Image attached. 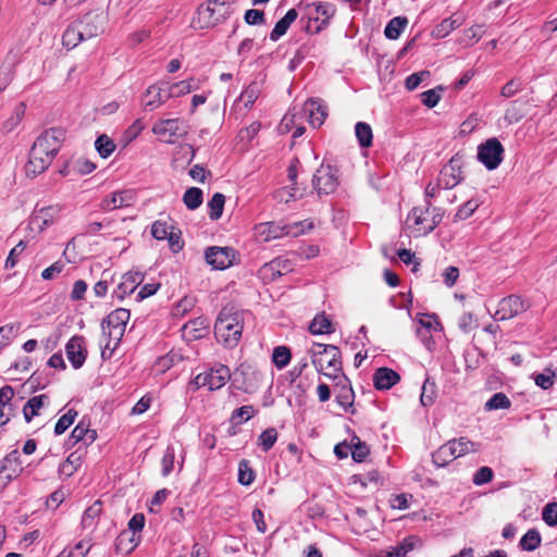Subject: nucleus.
<instances>
[{
  "label": "nucleus",
  "instance_id": "obj_46",
  "mask_svg": "<svg viewBox=\"0 0 557 557\" xmlns=\"http://www.w3.org/2000/svg\"><path fill=\"white\" fill-rule=\"evenodd\" d=\"M350 447L352 459L357 462H362L370 451L367 444L357 436L351 438Z\"/></svg>",
  "mask_w": 557,
  "mask_h": 557
},
{
  "label": "nucleus",
  "instance_id": "obj_29",
  "mask_svg": "<svg viewBox=\"0 0 557 557\" xmlns=\"http://www.w3.org/2000/svg\"><path fill=\"white\" fill-rule=\"evenodd\" d=\"M131 318V313L127 309L119 308L113 310L106 319L104 321V327L113 326L116 329H120L125 333L126 323L128 322Z\"/></svg>",
  "mask_w": 557,
  "mask_h": 557
},
{
  "label": "nucleus",
  "instance_id": "obj_51",
  "mask_svg": "<svg viewBox=\"0 0 557 557\" xmlns=\"http://www.w3.org/2000/svg\"><path fill=\"white\" fill-rule=\"evenodd\" d=\"M255 480V473L247 460H242L238 465V482L243 485H250Z\"/></svg>",
  "mask_w": 557,
  "mask_h": 557
},
{
  "label": "nucleus",
  "instance_id": "obj_58",
  "mask_svg": "<svg viewBox=\"0 0 557 557\" xmlns=\"http://www.w3.org/2000/svg\"><path fill=\"white\" fill-rule=\"evenodd\" d=\"M458 23L456 20H453V18H446L444 20L441 24H438L433 34L437 37V38H444L446 37L453 29H455L456 27H458Z\"/></svg>",
  "mask_w": 557,
  "mask_h": 557
},
{
  "label": "nucleus",
  "instance_id": "obj_28",
  "mask_svg": "<svg viewBox=\"0 0 557 557\" xmlns=\"http://www.w3.org/2000/svg\"><path fill=\"white\" fill-rule=\"evenodd\" d=\"M207 321L202 318H197L183 326V336L188 339H197L207 333Z\"/></svg>",
  "mask_w": 557,
  "mask_h": 557
},
{
  "label": "nucleus",
  "instance_id": "obj_27",
  "mask_svg": "<svg viewBox=\"0 0 557 557\" xmlns=\"http://www.w3.org/2000/svg\"><path fill=\"white\" fill-rule=\"evenodd\" d=\"M13 396L14 391L11 386L5 385L0 388V426L10 420V414L12 411L10 401Z\"/></svg>",
  "mask_w": 557,
  "mask_h": 557
},
{
  "label": "nucleus",
  "instance_id": "obj_33",
  "mask_svg": "<svg viewBox=\"0 0 557 557\" xmlns=\"http://www.w3.org/2000/svg\"><path fill=\"white\" fill-rule=\"evenodd\" d=\"M284 225V237L293 236L297 237L304 235L313 228V222L310 220H304L299 222L283 224Z\"/></svg>",
  "mask_w": 557,
  "mask_h": 557
},
{
  "label": "nucleus",
  "instance_id": "obj_21",
  "mask_svg": "<svg viewBox=\"0 0 557 557\" xmlns=\"http://www.w3.org/2000/svg\"><path fill=\"white\" fill-rule=\"evenodd\" d=\"M301 111L308 116V121L313 127H320L326 117L325 108L318 100L306 101Z\"/></svg>",
  "mask_w": 557,
  "mask_h": 557
},
{
  "label": "nucleus",
  "instance_id": "obj_11",
  "mask_svg": "<svg viewBox=\"0 0 557 557\" xmlns=\"http://www.w3.org/2000/svg\"><path fill=\"white\" fill-rule=\"evenodd\" d=\"M230 377L231 373L228 368L220 364L207 372L199 373L195 377L194 383L197 387L207 386L209 391H215L224 386Z\"/></svg>",
  "mask_w": 557,
  "mask_h": 557
},
{
  "label": "nucleus",
  "instance_id": "obj_34",
  "mask_svg": "<svg viewBox=\"0 0 557 557\" xmlns=\"http://www.w3.org/2000/svg\"><path fill=\"white\" fill-rule=\"evenodd\" d=\"M309 9H313L314 12H315V15H313V13L310 11L309 14H310V18H314L317 21H319L321 18L322 21V24H326L327 21L334 15L335 13V9L332 4L330 3H313L311 5H309Z\"/></svg>",
  "mask_w": 557,
  "mask_h": 557
},
{
  "label": "nucleus",
  "instance_id": "obj_60",
  "mask_svg": "<svg viewBox=\"0 0 557 557\" xmlns=\"http://www.w3.org/2000/svg\"><path fill=\"white\" fill-rule=\"evenodd\" d=\"M429 76H430L429 71H421V72L413 73L406 78L405 86L408 90H414Z\"/></svg>",
  "mask_w": 557,
  "mask_h": 557
},
{
  "label": "nucleus",
  "instance_id": "obj_25",
  "mask_svg": "<svg viewBox=\"0 0 557 557\" xmlns=\"http://www.w3.org/2000/svg\"><path fill=\"white\" fill-rule=\"evenodd\" d=\"M49 405V397L45 394L32 397L23 408V414L27 422L39 416L40 410Z\"/></svg>",
  "mask_w": 557,
  "mask_h": 557
},
{
  "label": "nucleus",
  "instance_id": "obj_48",
  "mask_svg": "<svg viewBox=\"0 0 557 557\" xmlns=\"http://www.w3.org/2000/svg\"><path fill=\"white\" fill-rule=\"evenodd\" d=\"M436 397V386L434 382L425 380L421 388L420 401L422 406L428 407L433 405Z\"/></svg>",
  "mask_w": 557,
  "mask_h": 557
},
{
  "label": "nucleus",
  "instance_id": "obj_64",
  "mask_svg": "<svg viewBox=\"0 0 557 557\" xmlns=\"http://www.w3.org/2000/svg\"><path fill=\"white\" fill-rule=\"evenodd\" d=\"M493 479V470L488 467H481L473 476L475 485H483L491 482Z\"/></svg>",
  "mask_w": 557,
  "mask_h": 557
},
{
  "label": "nucleus",
  "instance_id": "obj_9",
  "mask_svg": "<svg viewBox=\"0 0 557 557\" xmlns=\"http://www.w3.org/2000/svg\"><path fill=\"white\" fill-rule=\"evenodd\" d=\"M504 147L497 138H491L478 147V159L488 170H495L503 161Z\"/></svg>",
  "mask_w": 557,
  "mask_h": 557
},
{
  "label": "nucleus",
  "instance_id": "obj_6",
  "mask_svg": "<svg viewBox=\"0 0 557 557\" xmlns=\"http://www.w3.org/2000/svg\"><path fill=\"white\" fill-rule=\"evenodd\" d=\"M233 13L227 0H210L198 11L197 22L200 28H212L226 21Z\"/></svg>",
  "mask_w": 557,
  "mask_h": 557
},
{
  "label": "nucleus",
  "instance_id": "obj_7",
  "mask_svg": "<svg viewBox=\"0 0 557 557\" xmlns=\"http://www.w3.org/2000/svg\"><path fill=\"white\" fill-rule=\"evenodd\" d=\"M151 131L160 141L175 144L188 134L189 124L181 117L160 119L154 122Z\"/></svg>",
  "mask_w": 557,
  "mask_h": 557
},
{
  "label": "nucleus",
  "instance_id": "obj_32",
  "mask_svg": "<svg viewBox=\"0 0 557 557\" xmlns=\"http://www.w3.org/2000/svg\"><path fill=\"white\" fill-rule=\"evenodd\" d=\"M309 331L313 335L331 334L334 332L331 320L324 314H317L309 325Z\"/></svg>",
  "mask_w": 557,
  "mask_h": 557
},
{
  "label": "nucleus",
  "instance_id": "obj_53",
  "mask_svg": "<svg viewBox=\"0 0 557 557\" xmlns=\"http://www.w3.org/2000/svg\"><path fill=\"white\" fill-rule=\"evenodd\" d=\"M175 450L172 446H168L161 460L162 475L168 476L174 469Z\"/></svg>",
  "mask_w": 557,
  "mask_h": 557
},
{
  "label": "nucleus",
  "instance_id": "obj_44",
  "mask_svg": "<svg viewBox=\"0 0 557 557\" xmlns=\"http://www.w3.org/2000/svg\"><path fill=\"white\" fill-rule=\"evenodd\" d=\"M290 349L286 346H277L272 354V361L277 369H284L290 361Z\"/></svg>",
  "mask_w": 557,
  "mask_h": 557
},
{
  "label": "nucleus",
  "instance_id": "obj_12",
  "mask_svg": "<svg viewBox=\"0 0 557 557\" xmlns=\"http://www.w3.org/2000/svg\"><path fill=\"white\" fill-rule=\"evenodd\" d=\"M62 207L59 205H52L36 209L29 218L30 230H37L41 233L49 226L53 225L60 218Z\"/></svg>",
  "mask_w": 557,
  "mask_h": 557
},
{
  "label": "nucleus",
  "instance_id": "obj_10",
  "mask_svg": "<svg viewBox=\"0 0 557 557\" xmlns=\"http://www.w3.org/2000/svg\"><path fill=\"white\" fill-rule=\"evenodd\" d=\"M462 166V157L455 154L441 170L437 178L438 185L444 189H451L457 186L463 178Z\"/></svg>",
  "mask_w": 557,
  "mask_h": 557
},
{
  "label": "nucleus",
  "instance_id": "obj_54",
  "mask_svg": "<svg viewBox=\"0 0 557 557\" xmlns=\"http://www.w3.org/2000/svg\"><path fill=\"white\" fill-rule=\"evenodd\" d=\"M442 87L426 90L421 94V101L428 108H434L441 100Z\"/></svg>",
  "mask_w": 557,
  "mask_h": 557
},
{
  "label": "nucleus",
  "instance_id": "obj_4",
  "mask_svg": "<svg viewBox=\"0 0 557 557\" xmlns=\"http://www.w3.org/2000/svg\"><path fill=\"white\" fill-rule=\"evenodd\" d=\"M442 221V213L438 209L426 207L413 208L406 220V228L414 237L423 236L432 232Z\"/></svg>",
  "mask_w": 557,
  "mask_h": 557
},
{
  "label": "nucleus",
  "instance_id": "obj_19",
  "mask_svg": "<svg viewBox=\"0 0 557 557\" xmlns=\"http://www.w3.org/2000/svg\"><path fill=\"white\" fill-rule=\"evenodd\" d=\"M144 281V274L138 271H129L122 276L120 284L113 292V295L122 300L127 295L135 292L138 285Z\"/></svg>",
  "mask_w": 557,
  "mask_h": 557
},
{
  "label": "nucleus",
  "instance_id": "obj_3",
  "mask_svg": "<svg viewBox=\"0 0 557 557\" xmlns=\"http://www.w3.org/2000/svg\"><path fill=\"white\" fill-rule=\"evenodd\" d=\"M242 315L239 312H233L232 309L224 308L214 324V333L218 339L228 347H235L243 332Z\"/></svg>",
  "mask_w": 557,
  "mask_h": 557
},
{
  "label": "nucleus",
  "instance_id": "obj_15",
  "mask_svg": "<svg viewBox=\"0 0 557 557\" xmlns=\"http://www.w3.org/2000/svg\"><path fill=\"white\" fill-rule=\"evenodd\" d=\"M106 16L100 12H90L76 23L86 39L94 38L103 32Z\"/></svg>",
  "mask_w": 557,
  "mask_h": 557
},
{
  "label": "nucleus",
  "instance_id": "obj_26",
  "mask_svg": "<svg viewBox=\"0 0 557 557\" xmlns=\"http://www.w3.org/2000/svg\"><path fill=\"white\" fill-rule=\"evenodd\" d=\"M298 13L295 9H290L287 13L276 22L274 28L270 34V39L272 41L278 40L283 35L286 34L289 26L296 21Z\"/></svg>",
  "mask_w": 557,
  "mask_h": 557
},
{
  "label": "nucleus",
  "instance_id": "obj_49",
  "mask_svg": "<svg viewBox=\"0 0 557 557\" xmlns=\"http://www.w3.org/2000/svg\"><path fill=\"white\" fill-rule=\"evenodd\" d=\"M277 441V431L274 428H269L264 430L259 438H258V445L264 450H270L275 442Z\"/></svg>",
  "mask_w": 557,
  "mask_h": 557
},
{
  "label": "nucleus",
  "instance_id": "obj_56",
  "mask_svg": "<svg viewBox=\"0 0 557 557\" xmlns=\"http://www.w3.org/2000/svg\"><path fill=\"white\" fill-rule=\"evenodd\" d=\"M555 372L550 369H546L543 373L535 375L534 381L537 386L543 389L550 388L555 383Z\"/></svg>",
  "mask_w": 557,
  "mask_h": 557
},
{
  "label": "nucleus",
  "instance_id": "obj_36",
  "mask_svg": "<svg viewBox=\"0 0 557 557\" xmlns=\"http://www.w3.org/2000/svg\"><path fill=\"white\" fill-rule=\"evenodd\" d=\"M63 45L69 49H73L78 46L83 40H86L78 26L75 24L69 26L62 37Z\"/></svg>",
  "mask_w": 557,
  "mask_h": 557
},
{
  "label": "nucleus",
  "instance_id": "obj_31",
  "mask_svg": "<svg viewBox=\"0 0 557 557\" xmlns=\"http://www.w3.org/2000/svg\"><path fill=\"white\" fill-rule=\"evenodd\" d=\"M261 85L252 82L239 96L238 103H242L246 110H249L261 95Z\"/></svg>",
  "mask_w": 557,
  "mask_h": 557
},
{
  "label": "nucleus",
  "instance_id": "obj_17",
  "mask_svg": "<svg viewBox=\"0 0 557 557\" xmlns=\"http://www.w3.org/2000/svg\"><path fill=\"white\" fill-rule=\"evenodd\" d=\"M136 194L132 189L115 191L104 197L100 203L103 211H113L120 208L129 207L135 202Z\"/></svg>",
  "mask_w": 557,
  "mask_h": 557
},
{
  "label": "nucleus",
  "instance_id": "obj_23",
  "mask_svg": "<svg viewBox=\"0 0 557 557\" xmlns=\"http://www.w3.org/2000/svg\"><path fill=\"white\" fill-rule=\"evenodd\" d=\"M21 455L17 450L8 454L0 465V472L7 475V480H12L22 472Z\"/></svg>",
  "mask_w": 557,
  "mask_h": 557
},
{
  "label": "nucleus",
  "instance_id": "obj_38",
  "mask_svg": "<svg viewBox=\"0 0 557 557\" xmlns=\"http://www.w3.org/2000/svg\"><path fill=\"white\" fill-rule=\"evenodd\" d=\"M304 196V193L296 186V184H293L292 187H282L277 189L274 194V198L284 203H288L290 201H294L296 199H299Z\"/></svg>",
  "mask_w": 557,
  "mask_h": 557
},
{
  "label": "nucleus",
  "instance_id": "obj_1",
  "mask_svg": "<svg viewBox=\"0 0 557 557\" xmlns=\"http://www.w3.org/2000/svg\"><path fill=\"white\" fill-rule=\"evenodd\" d=\"M64 137L65 133L61 128L44 132L30 149L26 173L35 176L46 171L60 150Z\"/></svg>",
  "mask_w": 557,
  "mask_h": 557
},
{
  "label": "nucleus",
  "instance_id": "obj_2",
  "mask_svg": "<svg viewBox=\"0 0 557 557\" xmlns=\"http://www.w3.org/2000/svg\"><path fill=\"white\" fill-rule=\"evenodd\" d=\"M307 352L318 372L333 380L342 374L341 351L336 346L313 343Z\"/></svg>",
  "mask_w": 557,
  "mask_h": 557
},
{
  "label": "nucleus",
  "instance_id": "obj_13",
  "mask_svg": "<svg viewBox=\"0 0 557 557\" xmlns=\"http://www.w3.org/2000/svg\"><path fill=\"white\" fill-rule=\"evenodd\" d=\"M206 261L215 270H224L236 260V251L231 247H209L206 250Z\"/></svg>",
  "mask_w": 557,
  "mask_h": 557
},
{
  "label": "nucleus",
  "instance_id": "obj_52",
  "mask_svg": "<svg viewBox=\"0 0 557 557\" xmlns=\"http://www.w3.org/2000/svg\"><path fill=\"white\" fill-rule=\"evenodd\" d=\"M90 547L87 542L81 541L70 550L63 549L57 557H85Z\"/></svg>",
  "mask_w": 557,
  "mask_h": 557
},
{
  "label": "nucleus",
  "instance_id": "obj_63",
  "mask_svg": "<svg viewBox=\"0 0 557 557\" xmlns=\"http://www.w3.org/2000/svg\"><path fill=\"white\" fill-rule=\"evenodd\" d=\"M25 248H26V244L23 240H21L17 245H15L11 249V251L5 260L7 269H12L15 267V264L17 262V257L24 251Z\"/></svg>",
  "mask_w": 557,
  "mask_h": 557
},
{
  "label": "nucleus",
  "instance_id": "obj_14",
  "mask_svg": "<svg viewBox=\"0 0 557 557\" xmlns=\"http://www.w3.org/2000/svg\"><path fill=\"white\" fill-rule=\"evenodd\" d=\"M527 309L528 305L521 297L511 295L499 301L494 318L499 321L509 320L524 312Z\"/></svg>",
  "mask_w": 557,
  "mask_h": 557
},
{
  "label": "nucleus",
  "instance_id": "obj_41",
  "mask_svg": "<svg viewBox=\"0 0 557 557\" xmlns=\"http://www.w3.org/2000/svg\"><path fill=\"white\" fill-rule=\"evenodd\" d=\"M115 147L114 141L106 134L100 135L95 141V148L103 159L111 156Z\"/></svg>",
  "mask_w": 557,
  "mask_h": 557
},
{
  "label": "nucleus",
  "instance_id": "obj_40",
  "mask_svg": "<svg viewBox=\"0 0 557 557\" xmlns=\"http://www.w3.org/2000/svg\"><path fill=\"white\" fill-rule=\"evenodd\" d=\"M171 97H181L198 88L194 78L181 81L168 86Z\"/></svg>",
  "mask_w": 557,
  "mask_h": 557
},
{
  "label": "nucleus",
  "instance_id": "obj_45",
  "mask_svg": "<svg viewBox=\"0 0 557 557\" xmlns=\"http://www.w3.org/2000/svg\"><path fill=\"white\" fill-rule=\"evenodd\" d=\"M225 203V196L221 193H215L211 200L208 202L210 209L209 216L211 220H218L221 218Z\"/></svg>",
  "mask_w": 557,
  "mask_h": 557
},
{
  "label": "nucleus",
  "instance_id": "obj_43",
  "mask_svg": "<svg viewBox=\"0 0 557 557\" xmlns=\"http://www.w3.org/2000/svg\"><path fill=\"white\" fill-rule=\"evenodd\" d=\"M541 534L534 530H529L520 540V546L528 552L535 550L541 545Z\"/></svg>",
  "mask_w": 557,
  "mask_h": 557
},
{
  "label": "nucleus",
  "instance_id": "obj_62",
  "mask_svg": "<svg viewBox=\"0 0 557 557\" xmlns=\"http://www.w3.org/2000/svg\"><path fill=\"white\" fill-rule=\"evenodd\" d=\"M542 518L548 525H557V503L547 504L543 509Z\"/></svg>",
  "mask_w": 557,
  "mask_h": 557
},
{
  "label": "nucleus",
  "instance_id": "obj_20",
  "mask_svg": "<svg viewBox=\"0 0 557 557\" xmlns=\"http://www.w3.org/2000/svg\"><path fill=\"white\" fill-rule=\"evenodd\" d=\"M171 98L168 85L157 84L152 85L147 89L145 107L154 110L165 103Z\"/></svg>",
  "mask_w": 557,
  "mask_h": 557
},
{
  "label": "nucleus",
  "instance_id": "obj_22",
  "mask_svg": "<svg viewBox=\"0 0 557 557\" xmlns=\"http://www.w3.org/2000/svg\"><path fill=\"white\" fill-rule=\"evenodd\" d=\"M255 234L261 242H270L284 237V225L275 222L260 223L255 227Z\"/></svg>",
  "mask_w": 557,
  "mask_h": 557
},
{
  "label": "nucleus",
  "instance_id": "obj_50",
  "mask_svg": "<svg viewBox=\"0 0 557 557\" xmlns=\"http://www.w3.org/2000/svg\"><path fill=\"white\" fill-rule=\"evenodd\" d=\"M196 300L194 297H183L173 308L172 314L176 318H182L187 314L195 307Z\"/></svg>",
  "mask_w": 557,
  "mask_h": 557
},
{
  "label": "nucleus",
  "instance_id": "obj_37",
  "mask_svg": "<svg viewBox=\"0 0 557 557\" xmlns=\"http://www.w3.org/2000/svg\"><path fill=\"white\" fill-rule=\"evenodd\" d=\"M407 24L408 20L406 17L396 16L387 23L384 34L388 39H397Z\"/></svg>",
  "mask_w": 557,
  "mask_h": 557
},
{
  "label": "nucleus",
  "instance_id": "obj_16",
  "mask_svg": "<svg viewBox=\"0 0 557 557\" xmlns=\"http://www.w3.org/2000/svg\"><path fill=\"white\" fill-rule=\"evenodd\" d=\"M102 338L100 341L101 357L102 359L111 358L113 351L117 348L121 339L124 336V332L113 326L104 327V321L101 323Z\"/></svg>",
  "mask_w": 557,
  "mask_h": 557
},
{
  "label": "nucleus",
  "instance_id": "obj_35",
  "mask_svg": "<svg viewBox=\"0 0 557 557\" xmlns=\"http://www.w3.org/2000/svg\"><path fill=\"white\" fill-rule=\"evenodd\" d=\"M355 134L359 145L362 148H368L372 145L373 133L371 126L366 122H358L355 125Z\"/></svg>",
  "mask_w": 557,
  "mask_h": 557
},
{
  "label": "nucleus",
  "instance_id": "obj_55",
  "mask_svg": "<svg viewBox=\"0 0 557 557\" xmlns=\"http://www.w3.org/2000/svg\"><path fill=\"white\" fill-rule=\"evenodd\" d=\"M171 230H174V227L173 226H169L166 222L156 221L151 225V235L157 240H164V239L168 238Z\"/></svg>",
  "mask_w": 557,
  "mask_h": 557
},
{
  "label": "nucleus",
  "instance_id": "obj_57",
  "mask_svg": "<svg viewBox=\"0 0 557 557\" xmlns=\"http://www.w3.org/2000/svg\"><path fill=\"white\" fill-rule=\"evenodd\" d=\"M101 512V503L96 502L90 507H88L82 519V523L84 527H91L94 523V520L100 515Z\"/></svg>",
  "mask_w": 557,
  "mask_h": 557
},
{
  "label": "nucleus",
  "instance_id": "obj_61",
  "mask_svg": "<svg viewBox=\"0 0 557 557\" xmlns=\"http://www.w3.org/2000/svg\"><path fill=\"white\" fill-rule=\"evenodd\" d=\"M255 410L251 406H243L236 409L232 414V420L235 423H243L253 417Z\"/></svg>",
  "mask_w": 557,
  "mask_h": 557
},
{
  "label": "nucleus",
  "instance_id": "obj_5",
  "mask_svg": "<svg viewBox=\"0 0 557 557\" xmlns=\"http://www.w3.org/2000/svg\"><path fill=\"white\" fill-rule=\"evenodd\" d=\"M478 450L479 444L468 440L467 437L455 438L442 445L432 455V460L436 467H445L450 461Z\"/></svg>",
  "mask_w": 557,
  "mask_h": 557
},
{
  "label": "nucleus",
  "instance_id": "obj_59",
  "mask_svg": "<svg viewBox=\"0 0 557 557\" xmlns=\"http://www.w3.org/2000/svg\"><path fill=\"white\" fill-rule=\"evenodd\" d=\"M479 202L476 200H468L463 203L455 214V220H466L470 218L473 212L478 209Z\"/></svg>",
  "mask_w": 557,
  "mask_h": 557
},
{
  "label": "nucleus",
  "instance_id": "obj_24",
  "mask_svg": "<svg viewBox=\"0 0 557 557\" xmlns=\"http://www.w3.org/2000/svg\"><path fill=\"white\" fill-rule=\"evenodd\" d=\"M399 380V374L388 368H379L373 375L374 386L377 389H389Z\"/></svg>",
  "mask_w": 557,
  "mask_h": 557
},
{
  "label": "nucleus",
  "instance_id": "obj_18",
  "mask_svg": "<svg viewBox=\"0 0 557 557\" xmlns=\"http://www.w3.org/2000/svg\"><path fill=\"white\" fill-rule=\"evenodd\" d=\"M67 359L75 369L81 368L87 357V349L83 336H73L65 346Z\"/></svg>",
  "mask_w": 557,
  "mask_h": 557
},
{
  "label": "nucleus",
  "instance_id": "obj_8",
  "mask_svg": "<svg viewBox=\"0 0 557 557\" xmlns=\"http://www.w3.org/2000/svg\"><path fill=\"white\" fill-rule=\"evenodd\" d=\"M339 185L337 170L331 164H321L312 178V186L318 195H330Z\"/></svg>",
  "mask_w": 557,
  "mask_h": 557
},
{
  "label": "nucleus",
  "instance_id": "obj_42",
  "mask_svg": "<svg viewBox=\"0 0 557 557\" xmlns=\"http://www.w3.org/2000/svg\"><path fill=\"white\" fill-rule=\"evenodd\" d=\"M511 406L510 399L504 393L494 394L484 405L486 411L508 409Z\"/></svg>",
  "mask_w": 557,
  "mask_h": 557
},
{
  "label": "nucleus",
  "instance_id": "obj_30",
  "mask_svg": "<svg viewBox=\"0 0 557 557\" xmlns=\"http://www.w3.org/2000/svg\"><path fill=\"white\" fill-rule=\"evenodd\" d=\"M96 437V431L89 429L88 425H85L82 422L74 428L71 434V441H73V444L83 442L85 445H89L95 442Z\"/></svg>",
  "mask_w": 557,
  "mask_h": 557
},
{
  "label": "nucleus",
  "instance_id": "obj_39",
  "mask_svg": "<svg viewBox=\"0 0 557 557\" xmlns=\"http://www.w3.org/2000/svg\"><path fill=\"white\" fill-rule=\"evenodd\" d=\"M202 201V190L198 187H190L183 195V202L189 210L199 208Z\"/></svg>",
  "mask_w": 557,
  "mask_h": 557
},
{
  "label": "nucleus",
  "instance_id": "obj_47",
  "mask_svg": "<svg viewBox=\"0 0 557 557\" xmlns=\"http://www.w3.org/2000/svg\"><path fill=\"white\" fill-rule=\"evenodd\" d=\"M77 411L69 409L60 419L57 421L54 426V433L57 435L63 434L75 421Z\"/></svg>",
  "mask_w": 557,
  "mask_h": 557
}]
</instances>
